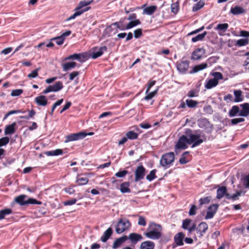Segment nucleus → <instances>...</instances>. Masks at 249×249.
<instances>
[{
  "mask_svg": "<svg viewBox=\"0 0 249 249\" xmlns=\"http://www.w3.org/2000/svg\"><path fill=\"white\" fill-rule=\"evenodd\" d=\"M112 25L116 26L117 28L119 29L120 30L123 31L126 30L125 26L123 24V21H122L114 22Z\"/></svg>",
  "mask_w": 249,
  "mask_h": 249,
  "instance_id": "47",
  "label": "nucleus"
},
{
  "mask_svg": "<svg viewBox=\"0 0 249 249\" xmlns=\"http://www.w3.org/2000/svg\"><path fill=\"white\" fill-rule=\"evenodd\" d=\"M249 43V39L248 38H242L237 40L235 45L238 47H241L247 45Z\"/></svg>",
  "mask_w": 249,
  "mask_h": 249,
  "instance_id": "39",
  "label": "nucleus"
},
{
  "mask_svg": "<svg viewBox=\"0 0 249 249\" xmlns=\"http://www.w3.org/2000/svg\"><path fill=\"white\" fill-rule=\"evenodd\" d=\"M112 234V230L111 228H108L101 237V240L103 242H106Z\"/></svg>",
  "mask_w": 249,
  "mask_h": 249,
  "instance_id": "25",
  "label": "nucleus"
},
{
  "mask_svg": "<svg viewBox=\"0 0 249 249\" xmlns=\"http://www.w3.org/2000/svg\"><path fill=\"white\" fill-rule=\"evenodd\" d=\"M63 88L62 82L57 81L53 85L48 86L43 91V94H47L50 92H57L61 90Z\"/></svg>",
  "mask_w": 249,
  "mask_h": 249,
  "instance_id": "8",
  "label": "nucleus"
},
{
  "mask_svg": "<svg viewBox=\"0 0 249 249\" xmlns=\"http://www.w3.org/2000/svg\"><path fill=\"white\" fill-rule=\"evenodd\" d=\"M157 8V7L156 5L148 6L143 9V14L151 15L156 11Z\"/></svg>",
  "mask_w": 249,
  "mask_h": 249,
  "instance_id": "30",
  "label": "nucleus"
},
{
  "mask_svg": "<svg viewBox=\"0 0 249 249\" xmlns=\"http://www.w3.org/2000/svg\"><path fill=\"white\" fill-rule=\"evenodd\" d=\"M36 103L39 106L45 107L48 104V100L44 95H40L35 98Z\"/></svg>",
  "mask_w": 249,
  "mask_h": 249,
  "instance_id": "16",
  "label": "nucleus"
},
{
  "mask_svg": "<svg viewBox=\"0 0 249 249\" xmlns=\"http://www.w3.org/2000/svg\"><path fill=\"white\" fill-rule=\"evenodd\" d=\"M191 220L189 219H186L183 221L182 228L185 230L188 229L189 225L190 224Z\"/></svg>",
  "mask_w": 249,
  "mask_h": 249,
  "instance_id": "55",
  "label": "nucleus"
},
{
  "mask_svg": "<svg viewBox=\"0 0 249 249\" xmlns=\"http://www.w3.org/2000/svg\"><path fill=\"white\" fill-rule=\"evenodd\" d=\"M245 191H240L237 192L236 194L232 195V199L233 200H235L238 199V197L241 196V195H244L245 193Z\"/></svg>",
  "mask_w": 249,
  "mask_h": 249,
  "instance_id": "56",
  "label": "nucleus"
},
{
  "mask_svg": "<svg viewBox=\"0 0 249 249\" xmlns=\"http://www.w3.org/2000/svg\"><path fill=\"white\" fill-rule=\"evenodd\" d=\"M196 206L195 205H192L189 212V214L190 215H194L196 214Z\"/></svg>",
  "mask_w": 249,
  "mask_h": 249,
  "instance_id": "60",
  "label": "nucleus"
},
{
  "mask_svg": "<svg viewBox=\"0 0 249 249\" xmlns=\"http://www.w3.org/2000/svg\"><path fill=\"white\" fill-rule=\"evenodd\" d=\"M240 109L237 106H233L230 110L229 115L230 117H233L237 115L238 113L239 114Z\"/></svg>",
  "mask_w": 249,
  "mask_h": 249,
  "instance_id": "34",
  "label": "nucleus"
},
{
  "mask_svg": "<svg viewBox=\"0 0 249 249\" xmlns=\"http://www.w3.org/2000/svg\"><path fill=\"white\" fill-rule=\"evenodd\" d=\"M26 197H27V196L25 195H21L16 197L15 199V201L21 206H24L27 204L40 205L42 204L41 201H38L36 199L33 198H30L27 200H25L24 199Z\"/></svg>",
  "mask_w": 249,
  "mask_h": 249,
  "instance_id": "4",
  "label": "nucleus"
},
{
  "mask_svg": "<svg viewBox=\"0 0 249 249\" xmlns=\"http://www.w3.org/2000/svg\"><path fill=\"white\" fill-rule=\"evenodd\" d=\"M63 150L61 149H57L55 150L49 151L45 152V154L48 156H54L62 155Z\"/></svg>",
  "mask_w": 249,
  "mask_h": 249,
  "instance_id": "37",
  "label": "nucleus"
},
{
  "mask_svg": "<svg viewBox=\"0 0 249 249\" xmlns=\"http://www.w3.org/2000/svg\"><path fill=\"white\" fill-rule=\"evenodd\" d=\"M128 239V237L126 235H123V236L116 239L113 242L112 248L116 249L118 248L122 244L125 242Z\"/></svg>",
  "mask_w": 249,
  "mask_h": 249,
  "instance_id": "17",
  "label": "nucleus"
},
{
  "mask_svg": "<svg viewBox=\"0 0 249 249\" xmlns=\"http://www.w3.org/2000/svg\"><path fill=\"white\" fill-rule=\"evenodd\" d=\"M130 226L131 223L128 219L121 218L119 219L115 226V231L117 233L121 234L127 230Z\"/></svg>",
  "mask_w": 249,
  "mask_h": 249,
  "instance_id": "2",
  "label": "nucleus"
},
{
  "mask_svg": "<svg viewBox=\"0 0 249 249\" xmlns=\"http://www.w3.org/2000/svg\"><path fill=\"white\" fill-rule=\"evenodd\" d=\"M89 181V178L86 177H81L78 176L77 177L76 182L77 183L78 185H83L88 183Z\"/></svg>",
  "mask_w": 249,
  "mask_h": 249,
  "instance_id": "32",
  "label": "nucleus"
},
{
  "mask_svg": "<svg viewBox=\"0 0 249 249\" xmlns=\"http://www.w3.org/2000/svg\"><path fill=\"white\" fill-rule=\"evenodd\" d=\"M207 34V32L205 31L202 34L197 35L196 36L192 38V41L193 42H196L198 41L202 40Z\"/></svg>",
  "mask_w": 249,
  "mask_h": 249,
  "instance_id": "41",
  "label": "nucleus"
},
{
  "mask_svg": "<svg viewBox=\"0 0 249 249\" xmlns=\"http://www.w3.org/2000/svg\"><path fill=\"white\" fill-rule=\"evenodd\" d=\"M213 78L210 79L206 82L205 87L207 89H211L216 87L218 84V80L223 78V74L220 72H214L212 73Z\"/></svg>",
  "mask_w": 249,
  "mask_h": 249,
  "instance_id": "5",
  "label": "nucleus"
},
{
  "mask_svg": "<svg viewBox=\"0 0 249 249\" xmlns=\"http://www.w3.org/2000/svg\"><path fill=\"white\" fill-rule=\"evenodd\" d=\"M240 107L242 108V109L240 110L239 114H238L240 116L247 117L249 115V103H245L240 105Z\"/></svg>",
  "mask_w": 249,
  "mask_h": 249,
  "instance_id": "15",
  "label": "nucleus"
},
{
  "mask_svg": "<svg viewBox=\"0 0 249 249\" xmlns=\"http://www.w3.org/2000/svg\"><path fill=\"white\" fill-rule=\"evenodd\" d=\"M92 134H93V132L86 133L84 132H80L77 133L71 134L66 137L65 142H68L71 141L81 140L87 135H92Z\"/></svg>",
  "mask_w": 249,
  "mask_h": 249,
  "instance_id": "6",
  "label": "nucleus"
},
{
  "mask_svg": "<svg viewBox=\"0 0 249 249\" xmlns=\"http://www.w3.org/2000/svg\"><path fill=\"white\" fill-rule=\"evenodd\" d=\"M9 142V138L7 137H2L0 139V147L5 146Z\"/></svg>",
  "mask_w": 249,
  "mask_h": 249,
  "instance_id": "50",
  "label": "nucleus"
},
{
  "mask_svg": "<svg viewBox=\"0 0 249 249\" xmlns=\"http://www.w3.org/2000/svg\"><path fill=\"white\" fill-rule=\"evenodd\" d=\"M155 244L151 241L143 242L140 245V249H154Z\"/></svg>",
  "mask_w": 249,
  "mask_h": 249,
  "instance_id": "24",
  "label": "nucleus"
},
{
  "mask_svg": "<svg viewBox=\"0 0 249 249\" xmlns=\"http://www.w3.org/2000/svg\"><path fill=\"white\" fill-rule=\"evenodd\" d=\"M149 231H160L162 230L161 226L159 225L156 224L154 222H151L149 225L148 228L147 229Z\"/></svg>",
  "mask_w": 249,
  "mask_h": 249,
  "instance_id": "27",
  "label": "nucleus"
},
{
  "mask_svg": "<svg viewBox=\"0 0 249 249\" xmlns=\"http://www.w3.org/2000/svg\"><path fill=\"white\" fill-rule=\"evenodd\" d=\"M234 95L235 96L234 101L236 103L241 102L243 100L242 96V91L241 90H234Z\"/></svg>",
  "mask_w": 249,
  "mask_h": 249,
  "instance_id": "31",
  "label": "nucleus"
},
{
  "mask_svg": "<svg viewBox=\"0 0 249 249\" xmlns=\"http://www.w3.org/2000/svg\"><path fill=\"white\" fill-rule=\"evenodd\" d=\"M244 121L245 119L243 118H234L231 120V124L232 125H235L239 123L243 122Z\"/></svg>",
  "mask_w": 249,
  "mask_h": 249,
  "instance_id": "52",
  "label": "nucleus"
},
{
  "mask_svg": "<svg viewBox=\"0 0 249 249\" xmlns=\"http://www.w3.org/2000/svg\"><path fill=\"white\" fill-rule=\"evenodd\" d=\"M141 23L140 20L139 19H137L135 20L130 21L126 26V29H131L135 26H136L138 25H140Z\"/></svg>",
  "mask_w": 249,
  "mask_h": 249,
  "instance_id": "40",
  "label": "nucleus"
},
{
  "mask_svg": "<svg viewBox=\"0 0 249 249\" xmlns=\"http://www.w3.org/2000/svg\"><path fill=\"white\" fill-rule=\"evenodd\" d=\"M207 66L208 65L206 63H203L202 64L196 65L193 68L192 71L190 72V73L192 74L197 72L199 71L206 68Z\"/></svg>",
  "mask_w": 249,
  "mask_h": 249,
  "instance_id": "26",
  "label": "nucleus"
},
{
  "mask_svg": "<svg viewBox=\"0 0 249 249\" xmlns=\"http://www.w3.org/2000/svg\"><path fill=\"white\" fill-rule=\"evenodd\" d=\"M230 12L233 15H237L245 13L246 10L240 6H235V7L231 8Z\"/></svg>",
  "mask_w": 249,
  "mask_h": 249,
  "instance_id": "23",
  "label": "nucleus"
},
{
  "mask_svg": "<svg viewBox=\"0 0 249 249\" xmlns=\"http://www.w3.org/2000/svg\"><path fill=\"white\" fill-rule=\"evenodd\" d=\"M16 123H13L12 124L7 125L4 130L5 135L12 134L15 132Z\"/></svg>",
  "mask_w": 249,
  "mask_h": 249,
  "instance_id": "28",
  "label": "nucleus"
},
{
  "mask_svg": "<svg viewBox=\"0 0 249 249\" xmlns=\"http://www.w3.org/2000/svg\"><path fill=\"white\" fill-rule=\"evenodd\" d=\"M87 58V55L85 53H74L69 55L66 60L73 59L77 60L81 62H84Z\"/></svg>",
  "mask_w": 249,
  "mask_h": 249,
  "instance_id": "13",
  "label": "nucleus"
},
{
  "mask_svg": "<svg viewBox=\"0 0 249 249\" xmlns=\"http://www.w3.org/2000/svg\"><path fill=\"white\" fill-rule=\"evenodd\" d=\"M199 131V130L196 131L195 133H193L192 130L190 129L187 128L185 130V134L188 137L189 141V144H192V148L196 147L206 141L205 136L204 135L201 136L198 133Z\"/></svg>",
  "mask_w": 249,
  "mask_h": 249,
  "instance_id": "1",
  "label": "nucleus"
},
{
  "mask_svg": "<svg viewBox=\"0 0 249 249\" xmlns=\"http://www.w3.org/2000/svg\"><path fill=\"white\" fill-rule=\"evenodd\" d=\"M39 70V68H37L34 71H32L28 75V77L30 78H34L37 76L38 75V71Z\"/></svg>",
  "mask_w": 249,
  "mask_h": 249,
  "instance_id": "57",
  "label": "nucleus"
},
{
  "mask_svg": "<svg viewBox=\"0 0 249 249\" xmlns=\"http://www.w3.org/2000/svg\"><path fill=\"white\" fill-rule=\"evenodd\" d=\"M245 55L247 56L246 60L244 63V66L246 67V68L249 70V52L245 53Z\"/></svg>",
  "mask_w": 249,
  "mask_h": 249,
  "instance_id": "64",
  "label": "nucleus"
},
{
  "mask_svg": "<svg viewBox=\"0 0 249 249\" xmlns=\"http://www.w3.org/2000/svg\"><path fill=\"white\" fill-rule=\"evenodd\" d=\"M77 201V199L76 198H73L71 200H69L67 201H66L64 202V205L65 206H68V205H72L74 204H75Z\"/></svg>",
  "mask_w": 249,
  "mask_h": 249,
  "instance_id": "61",
  "label": "nucleus"
},
{
  "mask_svg": "<svg viewBox=\"0 0 249 249\" xmlns=\"http://www.w3.org/2000/svg\"><path fill=\"white\" fill-rule=\"evenodd\" d=\"M128 172L127 170H124L120 171L115 174L116 177L117 178H123L128 174Z\"/></svg>",
  "mask_w": 249,
  "mask_h": 249,
  "instance_id": "54",
  "label": "nucleus"
},
{
  "mask_svg": "<svg viewBox=\"0 0 249 249\" xmlns=\"http://www.w3.org/2000/svg\"><path fill=\"white\" fill-rule=\"evenodd\" d=\"M145 172L146 169L142 165L137 166L135 171V181L137 182L143 179Z\"/></svg>",
  "mask_w": 249,
  "mask_h": 249,
  "instance_id": "9",
  "label": "nucleus"
},
{
  "mask_svg": "<svg viewBox=\"0 0 249 249\" xmlns=\"http://www.w3.org/2000/svg\"><path fill=\"white\" fill-rule=\"evenodd\" d=\"M205 4V3L202 0H200L198 1L197 3L195 4V5L193 7V11L196 12L199 9H200L201 8H202Z\"/></svg>",
  "mask_w": 249,
  "mask_h": 249,
  "instance_id": "45",
  "label": "nucleus"
},
{
  "mask_svg": "<svg viewBox=\"0 0 249 249\" xmlns=\"http://www.w3.org/2000/svg\"><path fill=\"white\" fill-rule=\"evenodd\" d=\"M184 237L185 234L182 232H178L175 235L174 239L177 246L183 245V239Z\"/></svg>",
  "mask_w": 249,
  "mask_h": 249,
  "instance_id": "18",
  "label": "nucleus"
},
{
  "mask_svg": "<svg viewBox=\"0 0 249 249\" xmlns=\"http://www.w3.org/2000/svg\"><path fill=\"white\" fill-rule=\"evenodd\" d=\"M86 11H87V9L85 10H83V11H79V10H77V8H76L75 9V12H74V13L73 15H72L71 16L68 18L67 20H71V19H74L76 17L81 15L83 13H84V12H85Z\"/></svg>",
  "mask_w": 249,
  "mask_h": 249,
  "instance_id": "42",
  "label": "nucleus"
},
{
  "mask_svg": "<svg viewBox=\"0 0 249 249\" xmlns=\"http://www.w3.org/2000/svg\"><path fill=\"white\" fill-rule=\"evenodd\" d=\"M23 90L21 89H14L12 91L11 95L12 96H18L23 93Z\"/></svg>",
  "mask_w": 249,
  "mask_h": 249,
  "instance_id": "53",
  "label": "nucleus"
},
{
  "mask_svg": "<svg viewBox=\"0 0 249 249\" xmlns=\"http://www.w3.org/2000/svg\"><path fill=\"white\" fill-rule=\"evenodd\" d=\"M53 40H55V43L58 45H62L64 41V39L61 38V37H60V36H57L55 37H53V38L51 39V41H53Z\"/></svg>",
  "mask_w": 249,
  "mask_h": 249,
  "instance_id": "51",
  "label": "nucleus"
},
{
  "mask_svg": "<svg viewBox=\"0 0 249 249\" xmlns=\"http://www.w3.org/2000/svg\"><path fill=\"white\" fill-rule=\"evenodd\" d=\"M190 62L188 60H181L177 64V69L179 72L185 73L189 67Z\"/></svg>",
  "mask_w": 249,
  "mask_h": 249,
  "instance_id": "11",
  "label": "nucleus"
},
{
  "mask_svg": "<svg viewBox=\"0 0 249 249\" xmlns=\"http://www.w3.org/2000/svg\"><path fill=\"white\" fill-rule=\"evenodd\" d=\"M76 66V63L74 62H67L63 65V70L66 71L74 68Z\"/></svg>",
  "mask_w": 249,
  "mask_h": 249,
  "instance_id": "36",
  "label": "nucleus"
},
{
  "mask_svg": "<svg viewBox=\"0 0 249 249\" xmlns=\"http://www.w3.org/2000/svg\"><path fill=\"white\" fill-rule=\"evenodd\" d=\"M129 182H125L123 183L120 186V191L122 193H130V189L129 188Z\"/></svg>",
  "mask_w": 249,
  "mask_h": 249,
  "instance_id": "35",
  "label": "nucleus"
},
{
  "mask_svg": "<svg viewBox=\"0 0 249 249\" xmlns=\"http://www.w3.org/2000/svg\"><path fill=\"white\" fill-rule=\"evenodd\" d=\"M208 226L206 223L204 222H201L196 228V231L199 237L203 236V233H205L208 230Z\"/></svg>",
  "mask_w": 249,
  "mask_h": 249,
  "instance_id": "14",
  "label": "nucleus"
},
{
  "mask_svg": "<svg viewBox=\"0 0 249 249\" xmlns=\"http://www.w3.org/2000/svg\"><path fill=\"white\" fill-rule=\"evenodd\" d=\"M204 111L207 113L211 114L213 113V110L210 105L205 107L203 108Z\"/></svg>",
  "mask_w": 249,
  "mask_h": 249,
  "instance_id": "62",
  "label": "nucleus"
},
{
  "mask_svg": "<svg viewBox=\"0 0 249 249\" xmlns=\"http://www.w3.org/2000/svg\"><path fill=\"white\" fill-rule=\"evenodd\" d=\"M128 239L130 240L132 244H136L138 241L142 240V237L140 234L131 233L129 234Z\"/></svg>",
  "mask_w": 249,
  "mask_h": 249,
  "instance_id": "19",
  "label": "nucleus"
},
{
  "mask_svg": "<svg viewBox=\"0 0 249 249\" xmlns=\"http://www.w3.org/2000/svg\"><path fill=\"white\" fill-rule=\"evenodd\" d=\"M175 160L174 152H171L163 154L160 160V164L165 168H169Z\"/></svg>",
  "mask_w": 249,
  "mask_h": 249,
  "instance_id": "3",
  "label": "nucleus"
},
{
  "mask_svg": "<svg viewBox=\"0 0 249 249\" xmlns=\"http://www.w3.org/2000/svg\"><path fill=\"white\" fill-rule=\"evenodd\" d=\"M138 224L139 225L145 226L146 224L145 218L143 216H139Z\"/></svg>",
  "mask_w": 249,
  "mask_h": 249,
  "instance_id": "58",
  "label": "nucleus"
},
{
  "mask_svg": "<svg viewBox=\"0 0 249 249\" xmlns=\"http://www.w3.org/2000/svg\"><path fill=\"white\" fill-rule=\"evenodd\" d=\"M107 51V47L106 46H103L100 47L99 50L95 52H93L91 54V57L93 59H96L99 56H101L104 52Z\"/></svg>",
  "mask_w": 249,
  "mask_h": 249,
  "instance_id": "22",
  "label": "nucleus"
},
{
  "mask_svg": "<svg viewBox=\"0 0 249 249\" xmlns=\"http://www.w3.org/2000/svg\"><path fill=\"white\" fill-rule=\"evenodd\" d=\"M157 172L156 169H153L150 172V173L147 175L146 177V178L149 181H152L153 179L157 178L156 173Z\"/></svg>",
  "mask_w": 249,
  "mask_h": 249,
  "instance_id": "43",
  "label": "nucleus"
},
{
  "mask_svg": "<svg viewBox=\"0 0 249 249\" xmlns=\"http://www.w3.org/2000/svg\"><path fill=\"white\" fill-rule=\"evenodd\" d=\"M64 190L65 191V192L66 193H67V194H68L69 195H72L75 192L74 190L73 189L72 187H71L65 188L64 189Z\"/></svg>",
  "mask_w": 249,
  "mask_h": 249,
  "instance_id": "63",
  "label": "nucleus"
},
{
  "mask_svg": "<svg viewBox=\"0 0 249 249\" xmlns=\"http://www.w3.org/2000/svg\"><path fill=\"white\" fill-rule=\"evenodd\" d=\"M189 141L188 140L187 135H182L179 137L177 144L175 145L176 151L178 149H185L187 148L188 146L187 143L189 144Z\"/></svg>",
  "mask_w": 249,
  "mask_h": 249,
  "instance_id": "7",
  "label": "nucleus"
},
{
  "mask_svg": "<svg viewBox=\"0 0 249 249\" xmlns=\"http://www.w3.org/2000/svg\"><path fill=\"white\" fill-rule=\"evenodd\" d=\"M134 37L136 38H138L140 37L142 35V29H138L135 30L134 32Z\"/></svg>",
  "mask_w": 249,
  "mask_h": 249,
  "instance_id": "59",
  "label": "nucleus"
},
{
  "mask_svg": "<svg viewBox=\"0 0 249 249\" xmlns=\"http://www.w3.org/2000/svg\"><path fill=\"white\" fill-rule=\"evenodd\" d=\"M186 103L187 106L190 108L195 107L198 104V102L196 101L188 99L186 100Z\"/></svg>",
  "mask_w": 249,
  "mask_h": 249,
  "instance_id": "48",
  "label": "nucleus"
},
{
  "mask_svg": "<svg viewBox=\"0 0 249 249\" xmlns=\"http://www.w3.org/2000/svg\"><path fill=\"white\" fill-rule=\"evenodd\" d=\"M227 192V188L225 186H222L217 190L216 198L218 199L222 198Z\"/></svg>",
  "mask_w": 249,
  "mask_h": 249,
  "instance_id": "29",
  "label": "nucleus"
},
{
  "mask_svg": "<svg viewBox=\"0 0 249 249\" xmlns=\"http://www.w3.org/2000/svg\"><path fill=\"white\" fill-rule=\"evenodd\" d=\"M210 196H206L203 198H201L199 200L200 206H201L203 204H208L210 202Z\"/></svg>",
  "mask_w": 249,
  "mask_h": 249,
  "instance_id": "49",
  "label": "nucleus"
},
{
  "mask_svg": "<svg viewBox=\"0 0 249 249\" xmlns=\"http://www.w3.org/2000/svg\"><path fill=\"white\" fill-rule=\"evenodd\" d=\"M229 24L228 23H220L218 24L214 29L218 31H221L223 33L225 32L229 28Z\"/></svg>",
  "mask_w": 249,
  "mask_h": 249,
  "instance_id": "33",
  "label": "nucleus"
},
{
  "mask_svg": "<svg viewBox=\"0 0 249 249\" xmlns=\"http://www.w3.org/2000/svg\"><path fill=\"white\" fill-rule=\"evenodd\" d=\"M92 2H93V0L81 1L79 3L78 6L76 7L77 10H79V11H83V10H85L87 9V11H88L89 9H90V7H86L85 8H84V7L89 5Z\"/></svg>",
  "mask_w": 249,
  "mask_h": 249,
  "instance_id": "21",
  "label": "nucleus"
},
{
  "mask_svg": "<svg viewBox=\"0 0 249 249\" xmlns=\"http://www.w3.org/2000/svg\"><path fill=\"white\" fill-rule=\"evenodd\" d=\"M12 210L10 208H6L0 211V220L4 219L6 215L11 214Z\"/></svg>",
  "mask_w": 249,
  "mask_h": 249,
  "instance_id": "38",
  "label": "nucleus"
},
{
  "mask_svg": "<svg viewBox=\"0 0 249 249\" xmlns=\"http://www.w3.org/2000/svg\"><path fill=\"white\" fill-rule=\"evenodd\" d=\"M144 235L148 238L151 239H158L161 236L160 231H149L144 233Z\"/></svg>",
  "mask_w": 249,
  "mask_h": 249,
  "instance_id": "20",
  "label": "nucleus"
},
{
  "mask_svg": "<svg viewBox=\"0 0 249 249\" xmlns=\"http://www.w3.org/2000/svg\"><path fill=\"white\" fill-rule=\"evenodd\" d=\"M218 208V205L216 204L210 205L208 208V211L205 218L206 219L212 218L216 213Z\"/></svg>",
  "mask_w": 249,
  "mask_h": 249,
  "instance_id": "12",
  "label": "nucleus"
},
{
  "mask_svg": "<svg viewBox=\"0 0 249 249\" xmlns=\"http://www.w3.org/2000/svg\"><path fill=\"white\" fill-rule=\"evenodd\" d=\"M205 53L206 51L204 48H197L192 53L191 59L193 60H200Z\"/></svg>",
  "mask_w": 249,
  "mask_h": 249,
  "instance_id": "10",
  "label": "nucleus"
},
{
  "mask_svg": "<svg viewBox=\"0 0 249 249\" xmlns=\"http://www.w3.org/2000/svg\"><path fill=\"white\" fill-rule=\"evenodd\" d=\"M171 10L173 13L175 14L178 13L179 10V2L177 1L172 3L171 5Z\"/></svg>",
  "mask_w": 249,
  "mask_h": 249,
  "instance_id": "46",
  "label": "nucleus"
},
{
  "mask_svg": "<svg viewBox=\"0 0 249 249\" xmlns=\"http://www.w3.org/2000/svg\"><path fill=\"white\" fill-rule=\"evenodd\" d=\"M125 135L128 139L135 140L137 139L138 134L133 131H129L126 133Z\"/></svg>",
  "mask_w": 249,
  "mask_h": 249,
  "instance_id": "44",
  "label": "nucleus"
}]
</instances>
